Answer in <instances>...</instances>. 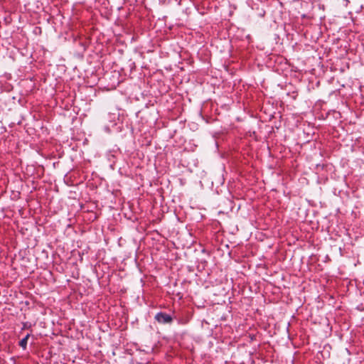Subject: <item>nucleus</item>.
<instances>
[{"instance_id":"3","label":"nucleus","mask_w":364,"mask_h":364,"mask_svg":"<svg viewBox=\"0 0 364 364\" xmlns=\"http://www.w3.org/2000/svg\"><path fill=\"white\" fill-rule=\"evenodd\" d=\"M12 192H13V193H12L13 198H18L20 197L21 193L19 191H13Z\"/></svg>"},{"instance_id":"1","label":"nucleus","mask_w":364,"mask_h":364,"mask_svg":"<svg viewBox=\"0 0 364 364\" xmlns=\"http://www.w3.org/2000/svg\"><path fill=\"white\" fill-rule=\"evenodd\" d=\"M154 319L156 322H158L159 324H171L173 322V317L165 312L160 311L158 312L155 316Z\"/></svg>"},{"instance_id":"5","label":"nucleus","mask_w":364,"mask_h":364,"mask_svg":"<svg viewBox=\"0 0 364 364\" xmlns=\"http://www.w3.org/2000/svg\"><path fill=\"white\" fill-rule=\"evenodd\" d=\"M180 323H182L181 321H179ZM186 322H183V324H186Z\"/></svg>"},{"instance_id":"4","label":"nucleus","mask_w":364,"mask_h":364,"mask_svg":"<svg viewBox=\"0 0 364 364\" xmlns=\"http://www.w3.org/2000/svg\"><path fill=\"white\" fill-rule=\"evenodd\" d=\"M227 189L229 191L230 190V187L228 186H227Z\"/></svg>"},{"instance_id":"2","label":"nucleus","mask_w":364,"mask_h":364,"mask_svg":"<svg viewBox=\"0 0 364 364\" xmlns=\"http://www.w3.org/2000/svg\"><path fill=\"white\" fill-rule=\"evenodd\" d=\"M30 337V334L28 333L23 338H22L20 341H19V346L23 349V350H26V348H27V343H28V339Z\"/></svg>"}]
</instances>
